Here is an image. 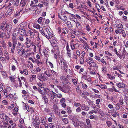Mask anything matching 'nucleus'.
Here are the masks:
<instances>
[{
    "mask_svg": "<svg viewBox=\"0 0 128 128\" xmlns=\"http://www.w3.org/2000/svg\"><path fill=\"white\" fill-rule=\"evenodd\" d=\"M107 75L108 78L111 80L114 79L116 76L115 75H110L109 74H108Z\"/></svg>",
    "mask_w": 128,
    "mask_h": 128,
    "instance_id": "nucleus-28",
    "label": "nucleus"
},
{
    "mask_svg": "<svg viewBox=\"0 0 128 128\" xmlns=\"http://www.w3.org/2000/svg\"><path fill=\"white\" fill-rule=\"evenodd\" d=\"M43 53L47 57L48 56V51L46 50H43Z\"/></svg>",
    "mask_w": 128,
    "mask_h": 128,
    "instance_id": "nucleus-50",
    "label": "nucleus"
},
{
    "mask_svg": "<svg viewBox=\"0 0 128 128\" xmlns=\"http://www.w3.org/2000/svg\"><path fill=\"white\" fill-rule=\"evenodd\" d=\"M64 23L66 24L69 28H71L72 27L71 22L69 21H68L66 22H64Z\"/></svg>",
    "mask_w": 128,
    "mask_h": 128,
    "instance_id": "nucleus-29",
    "label": "nucleus"
},
{
    "mask_svg": "<svg viewBox=\"0 0 128 128\" xmlns=\"http://www.w3.org/2000/svg\"><path fill=\"white\" fill-rule=\"evenodd\" d=\"M90 118L91 119H94L95 120L97 119L98 118L97 116H94L93 115H91L90 117Z\"/></svg>",
    "mask_w": 128,
    "mask_h": 128,
    "instance_id": "nucleus-43",
    "label": "nucleus"
},
{
    "mask_svg": "<svg viewBox=\"0 0 128 128\" xmlns=\"http://www.w3.org/2000/svg\"><path fill=\"white\" fill-rule=\"evenodd\" d=\"M36 71L38 72H42V68H40V67H38L36 68Z\"/></svg>",
    "mask_w": 128,
    "mask_h": 128,
    "instance_id": "nucleus-58",
    "label": "nucleus"
},
{
    "mask_svg": "<svg viewBox=\"0 0 128 128\" xmlns=\"http://www.w3.org/2000/svg\"><path fill=\"white\" fill-rule=\"evenodd\" d=\"M41 123L44 126H46L47 122L46 119V117L41 118Z\"/></svg>",
    "mask_w": 128,
    "mask_h": 128,
    "instance_id": "nucleus-18",
    "label": "nucleus"
},
{
    "mask_svg": "<svg viewBox=\"0 0 128 128\" xmlns=\"http://www.w3.org/2000/svg\"><path fill=\"white\" fill-rule=\"evenodd\" d=\"M32 123L34 126L39 125L40 124V122L39 120V117L38 116H35V118L34 117L32 118Z\"/></svg>",
    "mask_w": 128,
    "mask_h": 128,
    "instance_id": "nucleus-5",
    "label": "nucleus"
},
{
    "mask_svg": "<svg viewBox=\"0 0 128 128\" xmlns=\"http://www.w3.org/2000/svg\"><path fill=\"white\" fill-rule=\"evenodd\" d=\"M120 34H122V36L124 38H125L126 36V34L125 33V31L124 30L121 29Z\"/></svg>",
    "mask_w": 128,
    "mask_h": 128,
    "instance_id": "nucleus-24",
    "label": "nucleus"
},
{
    "mask_svg": "<svg viewBox=\"0 0 128 128\" xmlns=\"http://www.w3.org/2000/svg\"><path fill=\"white\" fill-rule=\"evenodd\" d=\"M100 88L104 90L106 89L107 88V86L106 85L101 84Z\"/></svg>",
    "mask_w": 128,
    "mask_h": 128,
    "instance_id": "nucleus-55",
    "label": "nucleus"
},
{
    "mask_svg": "<svg viewBox=\"0 0 128 128\" xmlns=\"http://www.w3.org/2000/svg\"><path fill=\"white\" fill-rule=\"evenodd\" d=\"M116 86L119 88H124L126 86V85L122 83H118L116 84Z\"/></svg>",
    "mask_w": 128,
    "mask_h": 128,
    "instance_id": "nucleus-16",
    "label": "nucleus"
},
{
    "mask_svg": "<svg viewBox=\"0 0 128 128\" xmlns=\"http://www.w3.org/2000/svg\"><path fill=\"white\" fill-rule=\"evenodd\" d=\"M94 63V61L93 60V58H92L89 57L88 62V64H89L90 66H92V64Z\"/></svg>",
    "mask_w": 128,
    "mask_h": 128,
    "instance_id": "nucleus-21",
    "label": "nucleus"
},
{
    "mask_svg": "<svg viewBox=\"0 0 128 128\" xmlns=\"http://www.w3.org/2000/svg\"><path fill=\"white\" fill-rule=\"evenodd\" d=\"M26 108L28 112H31L32 113L33 112L32 109L31 107H30L29 106H26Z\"/></svg>",
    "mask_w": 128,
    "mask_h": 128,
    "instance_id": "nucleus-32",
    "label": "nucleus"
},
{
    "mask_svg": "<svg viewBox=\"0 0 128 128\" xmlns=\"http://www.w3.org/2000/svg\"><path fill=\"white\" fill-rule=\"evenodd\" d=\"M51 73L52 74H53L54 76H57V73L55 71H54V70H51Z\"/></svg>",
    "mask_w": 128,
    "mask_h": 128,
    "instance_id": "nucleus-62",
    "label": "nucleus"
},
{
    "mask_svg": "<svg viewBox=\"0 0 128 128\" xmlns=\"http://www.w3.org/2000/svg\"><path fill=\"white\" fill-rule=\"evenodd\" d=\"M7 122L8 124H12L13 122V121L12 119L10 118L8 116L5 115L4 116V119Z\"/></svg>",
    "mask_w": 128,
    "mask_h": 128,
    "instance_id": "nucleus-13",
    "label": "nucleus"
},
{
    "mask_svg": "<svg viewBox=\"0 0 128 128\" xmlns=\"http://www.w3.org/2000/svg\"><path fill=\"white\" fill-rule=\"evenodd\" d=\"M38 78L40 81L42 82L47 80L48 79V78L47 76L44 75L42 76L41 74L38 76Z\"/></svg>",
    "mask_w": 128,
    "mask_h": 128,
    "instance_id": "nucleus-6",
    "label": "nucleus"
},
{
    "mask_svg": "<svg viewBox=\"0 0 128 128\" xmlns=\"http://www.w3.org/2000/svg\"><path fill=\"white\" fill-rule=\"evenodd\" d=\"M66 48L67 51L66 54L68 57L71 58L72 56V52L68 44H67Z\"/></svg>",
    "mask_w": 128,
    "mask_h": 128,
    "instance_id": "nucleus-8",
    "label": "nucleus"
},
{
    "mask_svg": "<svg viewBox=\"0 0 128 128\" xmlns=\"http://www.w3.org/2000/svg\"><path fill=\"white\" fill-rule=\"evenodd\" d=\"M63 122L65 124H68V121L67 118H64L62 119Z\"/></svg>",
    "mask_w": 128,
    "mask_h": 128,
    "instance_id": "nucleus-46",
    "label": "nucleus"
},
{
    "mask_svg": "<svg viewBox=\"0 0 128 128\" xmlns=\"http://www.w3.org/2000/svg\"><path fill=\"white\" fill-rule=\"evenodd\" d=\"M51 70H48L44 72V74L50 78L52 77V74H51Z\"/></svg>",
    "mask_w": 128,
    "mask_h": 128,
    "instance_id": "nucleus-15",
    "label": "nucleus"
},
{
    "mask_svg": "<svg viewBox=\"0 0 128 128\" xmlns=\"http://www.w3.org/2000/svg\"><path fill=\"white\" fill-rule=\"evenodd\" d=\"M54 52H56L57 54H59L60 53V52H59V53H58V51H57V50L56 49L55 47H53V48L51 51V52L52 54H53L54 53Z\"/></svg>",
    "mask_w": 128,
    "mask_h": 128,
    "instance_id": "nucleus-37",
    "label": "nucleus"
},
{
    "mask_svg": "<svg viewBox=\"0 0 128 128\" xmlns=\"http://www.w3.org/2000/svg\"><path fill=\"white\" fill-rule=\"evenodd\" d=\"M33 26L34 28L39 29L42 34L48 40H50L53 37V35L50 32L48 28H45L44 31L42 28H40V26L39 24H34Z\"/></svg>",
    "mask_w": 128,
    "mask_h": 128,
    "instance_id": "nucleus-1",
    "label": "nucleus"
},
{
    "mask_svg": "<svg viewBox=\"0 0 128 128\" xmlns=\"http://www.w3.org/2000/svg\"><path fill=\"white\" fill-rule=\"evenodd\" d=\"M49 126L50 128H54L55 127L54 124L52 123L50 124L49 125Z\"/></svg>",
    "mask_w": 128,
    "mask_h": 128,
    "instance_id": "nucleus-60",
    "label": "nucleus"
},
{
    "mask_svg": "<svg viewBox=\"0 0 128 128\" xmlns=\"http://www.w3.org/2000/svg\"><path fill=\"white\" fill-rule=\"evenodd\" d=\"M123 122L126 124H128V119L123 120Z\"/></svg>",
    "mask_w": 128,
    "mask_h": 128,
    "instance_id": "nucleus-64",
    "label": "nucleus"
},
{
    "mask_svg": "<svg viewBox=\"0 0 128 128\" xmlns=\"http://www.w3.org/2000/svg\"><path fill=\"white\" fill-rule=\"evenodd\" d=\"M8 124V123L4 121L2 122L0 126L2 128H9L10 126Z\"/></svg>",
    "mask_w": 128,
    "mask_h": 128,
    "instance_id": "nucleus-12",
    "label": "nucleus"
},
{
    "mask_svg": "<svg viewBox=\"0 0 128 128\" xmlns=\"http://www.w3.org/2000/svg\"><path fill=\"white\" fill-rule=\"evenodd\" d=\"M121 68L120 66H113V69L114 70H118V69H120Z\"/></svg>",
    "mask_w": 128,
    "mask_h": 128,
    "instance_id": "nucleus-39",
    "label": "nucleus"
},
{
    "mask_svg": "<svg viewBox=\"0 0 128 128\" xmlns=\"http://www.w3.org/2000/svg\"><path fill=\"white\" fill-rule=\"evenodd\" d=\"M12 40L13 42V45H16V44H17V41L16 40V38L15 36H14L12 37Z\"/></svg>",
    "mask_w": 128,
    "mask_h": 128,
    "instance_id": "nucleus-35",
    "label": "nucleus"
},
{
    "mask_svg": "<svg viewBox=\"0 0 128 128\" xmlns=\"http://www.w3.org/2000/svg\"><path fill=\"white\" fill-rule=\"evenodd\" d=\"M58 17L60 19L63 21H66L67 19V17L63 13H59Z\"/></svg>",
    "mask_w": 128,
    "mask_h": 128,
    "instance_id": "nucleus-10",
    "label": "nucleus"
},
{
    "mask_svg": "<svg viewBox=\"0 0 128 128\" xmlns=\"http://www.w3.org/2000/svg\"><path fill=\"white\" fill-rule=\"evenodd\" d=\"M31 10L32 11H35L36 12L38 10V8L35 5L31 7Z\"/></svg>",
    "mask_w": 128,
    "mask_h": 128,
    "instance_id": "nucleus-33",
    "label": "nucleus"
},
{
    "mask_svg": "<svg viewBox=\"0 0 128 128\" xmlns=\"http://www.w3.org/2000/svg\"><path fill=\"white\" fill-rule=\"evenodd\" d=\"M1 29L4 31L7 30V26L6 24L3 23L1 24Z\"/></svg>",
    "mask_w": 128,
    "mask_h": 128,
    "instance_id": "nucleus-19",
    "label": "nucleus"
},
{
    "mask_svg": "<svg viewBox=\"0 0 128 128\" xmlns=\"http://www.w3.org/2000/svg\"><path fill=\"white\" fill-rule=\"evenodd\" d=\"M0 44H1L2 47L4 49H6L7 48L6 43L4 41H0Z\"/></svg>",
    "mask_w": 128,
    "mask_h": 128,
    "instance_id": "nucleus-23",
    "label": "nucleus"
},
{
    "mask_svg": "<svg viewBox=\"0 0 128 128\" xmlns=\"http://www.w3.org/2000/svg\"><path fill=\"white\" fill-rule=\"evenodd\" d=\"M36 62L38 66H39L40 64H42V63L40 62L38 60L36 59L35 60V63Z\"/></svg>",
    "mask_w": 128,
    "mask_h": 128,
    "instance_id": "nucleus-41",
    "label": "nucleus"
},
{
    "mask_svg": "<svg viewBox=\"0 0 128 128\" xmlns=\"http://www.w3.org/2000/svg\"><path fill=\"white\" fill-rule=\"evenodd\" d=\"M61 66L62 68H64V70L66 71H67L68 69V66L67 64L66 63V62L64 63V64H63V65H61Z\"/></svg>",
    "mask_w": 128,
    "mask_h": 128,
    "instance_id": "nucleus-31",
    "label": "nucleus"
},
{
    "mask_svg": "<svg viewBox=\"0 0 128 128\" xmlns=\"http://www.w3.org/2000/svg\"><path fill=\"white\" fill-rule=\"evenodd\" d=\"M36 76L35 75H32L30 78V81L32 82L33 81V80L36 79Z\"/></svg>",
    "mask_w": 128,
    "mask_h": 128,
    "instance_id": "nucleus-34",
    "label": "nucleus"
},
{
    "mask_svg": "<svg viewBox=\"0 0 128 128\" xmlns=\"http://www.w3.org/2000/svg\"><path fill=\"white\" fill-rule=\"evenodd\" d=\"M82 109L84 110L88 111L89 110V108L84 104H83L81 106Z\"/></svg>",
    "mask_w": 128,
    "mask_h": 128,
    "instance_id": "nucleus-17",
    "label": "nucleus"
},
{
    "mask_svg": "<svg viewBox=\"0 0 128 128\" xmlns=\"http://www.w3.org/2000/svg\"><path fill=\"white\" fill-rule=\"evenodd\" d=\"M28 67L30 68H32L33 67V65L30 62H28Z\"/></svg>",
    "mask_w": 128,
    "mask_h": 128,
    "instance_id": "nucleus-53",
    "label": "nucleus"
},
{
    "mask_svg": "<svg viewBox=\"0 0 128 128\" xmlns=\"http://www.w3.org/2000/svg\"><path fill=\"white\" fill-rule=\"evenodd\" d=\"M48 96V98L50 99V101L54 100L56 96V93L53 91H50L48 88H46L44 90Z\"/></svg>",
    "mask_w": 128,
    "mask_h": 128,
    "instance_id": "nucleus-2",
    "label": "nucleus"
},
{
    "mask_svg": "<svg viewBox=\"0 0 128 128\" xmlns=\"http://www.w3.org/2000/svg\"><path fill=\"white\" fill-rule=\"evenodd\" d=\"M25 45L27 48H29L31 46V42H26Z\"/></svg>",
    "mask_w": 128,
    "mask_h": 128,
    "instance_id": "nucleus-38",
    "label": "nucleus"
},
{
    "mask_svg": "<svg viewBox=\"0 0 128 128\" xmlns=\"http://www.w3.org/2000/svg\"><path fill=\"white\" fill-rule=\"evenodd\" d=\"M116 28H121L122 29L123 28V26L121 24H116Z\"/></svg>",
    "mask_w": 128,
    "mask_h": 128,
    "instance_id": "nucleus-42",
    "label": "nucleus"
},
{
    "mask_svg": "<svg viewBox=\"0 0 128 128\" xmlns=\"http://www.w3.org/2000/svg\"><path fill=\"white\" fill-rule=\"evenodd\" d=\"M106 124L110 128V127L111 125L112 124V122L109 121H107L106 122Z\"/></svg>",
    "mask_w": 128,
    "mask_h": 128,
    "instance_id": "nucleus-49",
    "label": "nucleus"
},
{
    "mask_svg": "<svg viewBox=\"0 0 128 128\" xmlns=\"http://www.w3.org/2000/svg\"><path fill=\"white\" fill-rule=\"evenodd\" d=\"M27 2L26 0H21L20 4L22 7L25 6L26 5Z\"/></svg>",
    "mask_w": 128,
    "mask_h": 128,
    "instance_id": "nucleus-25",
    "label": "nucleus"
},
{
    "mask_svg": "<svg viewBox=\"0 0 128 128\" xmlns=\"http://www.w3.org/2000/svg\"><path fill=\"white\" fill-rule=\"evenodd\" d=\"M4 78H6L7 77V75L6 73L4 71L1 72Z\"/></svg>",
    "mask_w": 128,
    "mask_h": 128,
    "instance_id": "nucleus-47",
    "label": "nucleus"
},
{
    "mask_svg": "<svg viewBox=\"0 0 128 128\" xmlns=\"http://www.w3.org/2000/svg\"><path fill=\"white\" fill-rule=\"evenodd\" d=\"M60 79L63 83H64L66 81V78H65L64 76H62L60 77Z\"/></svg>",
    "mask_w": 128,
    "mask_h": 128,
    "instance_id": "nucleus-52",
    "label": "nucleus"
},
{
    "mask_svg": "<svg viewBox=\"0 0 128 128\" xmlns=\"http://www.w3.org/2000/svg\"><path fill=\"white\" fill-rule=\"evenodd\" d=\"M23 48L22 47L21 48L20 47H16V49L18 51V52L20 56H22V55L25 53L24 52V50H23Z\"/></svg>",
    "mask_w": 128,
    "mask_h": 128,
    "instance_id": "nucleus-11",
    "label": "nucleus"
},
{
    "mask_svg": "<svg viewBox=\"0 0 128 128\" xmlns=\"http://www.w3.org/2000/svg\"><path fill=\"white\" fill-rule=\"evenodd\" d=\"M64 86L65 89L66 90V93L67 92V90H68L70 89V87L68 85H64Z\"/></svg>",
    "mask_w": 128,
    "mask_h": 128,
    "instance_id": "nucleus-57",
    "label": "nucleus"
},
{
    "mask_svg": "<svg viewBox=\"0 0 128 128\" xmlns=\"http://www.w3.org/2000/svg\"><path fill=\"white\" fill-rule=\"evenodd\" d=\"M83 58L84 57H82L80 59V64H83L84 62V60L83 59Z\"/></svg>",
    "mask_w": 128,
    "mask_h": 128,
    "instance_id": "nucleus-56",
    "label": "nucleus"
},
{
    "mask_svg": "<svg viewBox=\"0 0 128 128\" xmlns=\"http://www.w3.org/2000/svg\"><path fill=\"white\" fill-rule=\"evenodd\" d=\"M19 28L20 29V34L22 36L25 35L26 33V31L25 30L23 29L22 28Z\"/></svg>",
    "mask_w": 128,
    "mask_h": 128,
    "instance_id": "nucleus-20",
    "label": "nucleus"
},
{
    "mask_svg": "<svg viewBox=\"0 0 128 128\" xmlns=\"http://www.w3.org/2000/svg\"><path fill=\"white\" fill-rule=\"evenodd\" d=\"M12 25L11 24H10V26H9L8 28V30L9 32H10L11 31L12 28Z\"/></svg>",
    "mask_w": 128,
    "mask_h": 128,
    "instance_id": "nucleus-59",
    "label": "nucleus"
},
{
    "mask_svg": "<svg viewBox=\"0 0 128 128\" xmlns=\"http://www.w3.org/2000/svg\"><path fill=\"white\" fill-rule=\"evenodd\" d=\"M117 8L118 10H121L123 11H124L125 9L123 8V7L122 6H120L117 7Z\"/></svg>",
    "mask_w": 128,
    "mask_h": 128,
    "instance_id": "nucleus-54",
    "label": "nucleus"
},
{
    "mask_svg": "<svg viewBox=\"0 0 128 128\" xmlns=\"http://www.w3.org/2000/svg\"><path fill=\"white\" fill-rule=\"evenodd\" d=\"M87 125H88V128H91V124L90 123V121L88 119H87L86 120Z\"/></svg>",
    "mask_w": 128,
    "mask_h": 128,
    "instance_id": "nucleus-30",
    "label": "nucleus"
},
{
    "mask_svg": "<svg viewBox=\"0 0 128 128\" xmlns=\"http://www.w3.org/2000/svg\"><path fill=\"white\" fill-rule=\"evenodd\" d=\"M42 99L43 100H44L45 104H48V99L46 96L44 95L42 96Z\"/></svg>",
    "mask_w": 128,
    "mask_h": 128,
    "instance_id": "nucleus-22",
    "label": "nucleus"
},
{
    "mask_svg": "<svg viewBox=\"0 0 128 128\" xmlns=\"http://www.w3.org/2000/svg\"><path fill=\"white\" fill-rule=\"evenodd\" d=\"M20 0H14V5L16 6H18Z\"/></svg>",
    "mask_w": 128,
    "mask_h": 128,
    "instance_id": "nucleus-48",
    "label": "nucleus"
},
{
    "mask_svg": "<svg viewBox=\"0 0 128 128\" xmlns=\"http://www.w3.org/2000/svg\"><path fill=\"white\" fill-rule=\"evenodd\" d=\"M70 14V15L69 17L71 20L74 22V21L76 20V19H78V18L76 17V15H78L76 14V15H75L72 14Z\"/></svg>",
    "mask_w": 128,
    "mask_h": 128,
    "instance_id": "nucleus-14",
    "label": "nucleus"
},
{
    "mask_svg": "<svg viewBox=\"0 0 128 128\" xmlns=\"http://www.w3.org/2000/svg\"><path fill=\"white\" fill-rule=\"evenodd\" d=\"M76 17L78 19L74 21V22L76 24V27L77 29L80 30L82 28L81 23L79 22L81 20V17L79 15H76Z\"/></svg>",
    "mask_w": 128,
    "mask_h": 128,
    "instance_id": "nucleus-3",
    "label": "nucleus"
},
{
    "mask_svg": "<svg viewBox=\"0 0 128 128\" xmlns=\"http://www.w3.org/2000/svg\"><path fill=\"white\" fill-rule=\"evenodd\" d=\"M51 43L52 44V46L53 47H55L56 49L58 51V53H59V49L57 45V42L56 40L55 39H52L51 42Z\"/></svg>",
    "mask_w": 128,
    "mask_h": 128,
    "instance_id": "nucleus-7",
    "label": "nucleus"
},
{
    "mask_svg": "<svg viewBox=\"0 0 128 128\" xmlns=\"http://www.w3.org/2000/svg\"><path fill=\"white\" fill-rule=\"evenodd\" d=\"M72 121L73 124L76 128H78L79 125L81 127L84 125L83 122H79V121L77 119H73Z\"/></svg>",
    "mask_w": 128,
    "mask_h": 128,
    "instance_id": "nucleus-4",
    "label": "nucleus"
},
{
    "mask_svg": "<svg viewBox=\"0 0 128 128\" xmlns=\"http://www.w3.org/2000/svg\"><path fill=\"white\" fill-rule=\"evenodd\" d=\"M85 27L86 28H85V29L88 32H90L91 30V28L88 24H86Z\"/></svg>",
    "mask_w": 128,
    "mask_h": 128,
    "instance_id": "nucleus-36",
    "label": "nucleus"
},
{
    "mask_svg": "<svg viewBox=\"0 0 128 128\" xmlns=\"http://www.w3.org/2000/svg\"><path fill=\"white\" fill-rule=\"evenodd\" d=\"M5 34L2 32L0 33V38L3 39L4 37Z\"/></svg>",
    "mask_w": 128,
    "mask_h": 128,
    "instance_id": "nucleus-45",
    "label": "nucleus"
},
{
    "mask_svg": "<svg viewBox=\"0 0 128 128\" xmlns=\"http://www.w3.org/2000/svg\"><path fill=\"white\" fill-rule=\"evenodd\" d=\"M60 59V60L61 63V66L63 64H64V63L66 62L64 60V59L62 58H59Z\"/></svg>",
    "mask_w": 128,
    "mask_h": 128,
    "instance_id": "nucleus-44",
    "label": "nucleus"
},
{
    "mask_svg": "<svg viewBox=\"0 0 128 128\" xmlns=\"http://www.w3.org/2000/svg\"><path fill=\"white\" fill-rule=\"evenodd\" d=\"M44 88V90L45 89V88L43 87H42L41 88H39L38 89V91L39 92V93L41 94L42 96L44 95L45 93L44 92V91L43 90H41V88Z\"/></svg>",
    "mask_w": 128,
    "mask_h": 128,
    "instance_id": "nucleus-27",
    "label": "nucleus"
},
{
    "mask_svg": "<svg viewBox=\"0 0 128 128\" xmlns=\"http://www.w3.org/2000/svg\"><path fill=\"white\" fill-rule=\"evenodd\" d=\"M15 6H13L11 7H10L8 9L9 10L11 11V13H10V14H12L14 10V7Z\"/></svg>",
    "mask_w": 128,
    "mask_h": 128,
    "instance_id": "nucleus-51",
    "label": "nucleus"
},
{
    "mask_svg": "<svg viewBox=\"0 0 128 128\" xmlns=\"http://www.w3.org/2000/svg\"><path fill=\"white\" fill-rule=\"evenodd\" d=\"M70 45L71 49L73 51L75 49H78L79 48V44L78 43L75 44L74 43H70Z\"/></svg>",
    "mask_w": 128,
    "mask_h": 128,
    "instance_id": "nucleus-9",
    "label": "nucleus"
},
{
    "mask_svg": "<svg viewBox=\"0 0 128 128\" xmlns=\"http://www.w3.org/2000/svg\"><path fill=\"white\" fill-rule=\"evenodd\" d=\"M24 74L26 75H28V72L27 69H24L23 71Z\"/></svg>",
    "mask_w": 128,
    "mask_h": 128,
    "instance_id": "nucleus-61",
    "label": "nucleus"
},
{
    "mask_svg": "<svg viewBox=\"0 0 128 128\" xmlns=\"http://www.w3.org/2000/svg\"><path fill=\"white\" fill-rule=\"evenodd\" d=\"M57 86L60 90L62 91L64 93H66V90L65 89L64 85L63 86V87H61V86Z\"/></svg>",
    "mask_w": 128,
    "mask_h": 128,
    "instance_id": "nucleus-26",
    "label": "nucleus"
},
{
    "mask_svg": "<svg viewBox=\"0 0 128 128\" xmlns=\"http://www.w3.org/2000/svg\"><path fill=\"white\" fill-rule=\"evenodd\" d=\"M62 33L64 34L68 32V30L66 28H64L62 29Z\"/></svg>",
    "mask_w": 128,
    "mask_h": 128,
    "instance_id": "nucleus-40",
    "label": "nucleus"
},
{
    "mask_svg": "<svg viewBox=\"0 0 128 128\" xmlns=\"http://www.w3.org/2000/svg\"><path fill=\"white\" fill-rule=\"evenodd\" d=\"M81 104L80 103H78L76 102H75L74 103V106L76 107H78L80 106H81Z\"/></svg>",
    "mask_w": 128,
    "mask_h": 128,
    "instance_id": "nucleus-63",
    "label": "nucleus"
}]
</instances>
